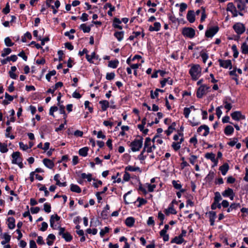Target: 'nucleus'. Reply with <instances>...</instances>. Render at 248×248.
<instances>
[{
    "label": "nucleus",
    "instance_id": "nucleus-56",
    "mask_svg": "<svg viewBox=\"0 0 248 248\" xmlns=\"http://www.w3.org/2000/svg\"><path fill=\"white\" fill-rule=\"evenodd\" d=\"M209 220L212 221L215 220L216 217V213L214 211H210L209 212Z\"/></svg>",
    "mask_w": 248,
    "mask_h": 248
},
{
    "label": "nucleus",
    "instance_id": "nucleus-19",
    "mask_svg": "<svg viewBox=\"0 0 248 248\" xmlns=\"http://www.w3.org/2000/svg\"><path fill=\"white\" fill-rule=\"evenodd\" d=\"M8 227L10 229H13L15 227V219L13 217L7 218Z\"/></svg>",
    "mask_w": 248,
    "mask_h": 248
},
{
    "label": "nucleus",
    "instance_id": "nucleus-11",
    "mask_svg": "<svg viewBox=\"0 0 248 248\" xmlns=\"http://www.w3.org/2000/svg\"><path fill=\"white\" fill-rule=\"evenodd\" d=\"M202 130H204V132L202 133V135L203 136L206 137L209 133V128L206 125H202L200 126L197 129V132L199 133H201L202 132Z\"/></svg>",
    "mask_w": 248,
    "mask_h": 248
},
{
    "label": "nucleus",
    "instance_id": "nucleus-42",
    "mask_svg": "<svg viewBox=\"0 0 248 248\" xmlns=\"http://www.w3.org/2000/svg\"><path fill=\"white\" fill-rule=\"evenodd\" d=\"M153 143H156L158 144H162L163 142V140L158 136H155L152 140Z\"/></svg>",
    "mask_w": 248,
    "mask_h": 248
},
{
    "label": "nucleus",
    "instance_id": "nucleus-15",
    "mask_svg": "<svg viewBox=\"0 0 248 248\" xmlns=\"http://www.w3.org/2000/svg\"><path fill=\"white\" fill-rule=\"evenodd\" d=\"M86 58L87 61L91 63H93V60H98V56L96 55L94 52L92 53L91 55L86 54Z\"/></svg>",
    "mask_w": 248,
    "mask_h": 248
},
{
    "label": "nucleus",
    "instance_id": "nucleus-7",
    "mask_svg": "<svg viewBox=\"0 0 248 248\" xmlns=\"http://www.w3.org/2000/svg\"><path fill=\"white\" fill-rule=\"evenodd\" d=\"M182 33L187 37L192 38L195 35V31L191 28H185L183 30Z\"/></svg>",
    "mask_w": 248,
    "mask_h": 248
},
{
    "label": "nucleus",
    "instance_id": "nucleus-50",
    "mask_svg": "<svg viewBox=\"0 0 248 248\" xmlns=\"http://www.w3.org/2000/svg\"><path fill=\"white\" fill-rule=\"evenodd\" d=\"M56 74V71L55 70H52L50 71L48 74L46 75V79L49 81L50 80V78L51 76L55 75Z\"/></svg>",
    "mask_w": 248,
    "mask_h": 248
},
{
    "label": "nucleus",
    "instance_id": "nucleus-9",
    "mask_svg": "<svg viewBox=\"0 0 248 248\" xmlns=\"http://www.w3.org/2000/svg\"><path fill=\"white\" fill-rule=\"evenodd\" d=\"M218 62L220 67L224 68H229L230 69L232 68V61L230 60H222L219 59Z\"/></svg>",
    "mask_w": 248,
    "mask_h": 248
},
{
    "label": "nucleus",
    "instance_id": "nucleus-39",
    "mask_svg": "<svg viewBox=\"0 0 248 248\" xmlns=\"http://www.w3.org/2000/svg\"><path fill=\"white\" fill-rule=\"evenodd\" d=\"M172 184L175 189L179 190L183 189L182 188V186L179 183V181L173 180L172 181Z\"/></svg>",
    "mask_w": 248,
    "mask_h": 248
},
{
    "label": "nucleus",
    "instance_id": "nucleus-48",
    "mask_svg": "<svg viewBox=\"0 0 248 248\" xmlns=\"http://www.w3.org/2000/svg\"><path fill=\"white\" fill-rule=\"evenodd\" d=\"M82 178L87 179L88 181L90 182L92 180V175L91 174H86L85 173H82L81 175Z\"/></svg>",
    "mask_w": 248,
    "mask_h": 248
},
{
    "label": "nucleus",
    "instance_id": "nucleus-54",
    "mask_svg": "<svg viewBox=\"0 0 248 248\" xmlns=\"http://www.w3.org/2000/svg\"><path fill=\"white\" fill-rule=\"evenodd\" d=\"M146 185L148 188V191L150 192L154 191L155 188L156 187V185L155 184L151 185L150 184L147 183Z\"/></svg>",
    "mask_w": 248,
    "mask_h": 248
},
{
    "label": "nucleus",
    "instance_id": "nucleus-52",
    "mask_svg": "<svg viewBox=\"0 0 248 248\" xmlns=\"http://www.w3.org/2000/svg\"><path fill=\"white\" fill-rule=\"evenodd\" d=\"M224 108L227 110V112H228L232 108V105L231 103H228L226 100L223 101Z\"/></svg>",
    "mask_w": 248,
    "mask_h": 248
},
{
    "label": "nucleus",
    "instance_id": "nucleus-49",
    "mask_svg": "<svg viewBox=\"0 0 248 248\" xmlns=\"http://www.w3.org/2000/svg\"><path fill=\"white\" fill-rule=\"evenodd\" d=\"M11 49L9 48H5L1 54V57H4L11 52Z\"/></svg>",
    "mask_w": 248,
    "mask_h": 248
},
{
    "label": "nucleus",
    "instance_id": "nucleus-18",
    "mask_svg": "<svg viewBox=\"0 0 248 248\" xmlns=\"http://www.w3.org/2000/svg\"><path fill=\"white\" fill-rule=\"evenodd\" d=\"M161 28V24L159 22H156L154 23V26H150L149 30L150 31H157L160 30Z\"/></svg>",
    "mask_w": 248,
    "mask_h": 248
},
{
    "label": "nucleus",
    "instance_id": "nucleus-32",
    "mask_svg": "<svg viewBox=\"0 0 248 248\" xmlns=\"http://www.w3.org/2000/svg\"><path fill=\"white\" fill-rule=\"evenodd\" d=\"M89 148L87 147H85L79 149L78 151L79 155L82 156H86L88 155Z\"/></svg>",
    "mask_w": 248,
    "mask_h": 248
},
{
    "label": "nucleus",
    "instance_id": "nucleus-40",
    "mask_svg": "<svg viewBox=\"0 0 248 248\" xmlns=\"http://www.w3.org/2000/svg\"><path fill=\"white\" fill-rule=\"evenodd\" d=\"M80 29L83 31L84 32L88 33L91 31V28L89 26H86L85 24H82L80 26Z\"/></svg>",
    "mask_w": 248,
    "mask_h": 248
},
{
    "label": "nucleus",
    "instance_id": "nucleus-22",
    "mask_svg": "<svg viewBox=\"0 0 248 248\" xmlns=\"http://www.w3.org/2000/svg\"><path fill=\"white\" fill-rule=\"evenodd\" d=\"M184 140L183 138L182 137L179 141L173 142L172 143V147L175 151H178L181 147V144Z\"/></svg>",
    "mask_w": 248,
    "mask_h": 248
},
{
    "label": "nucleus",
    "instance_id": "nucleus-64",
    "mask_svg": "<svg viewBox=\"0 0 248 248\" xmlns=\"http://www.w3.org/2000/svg\"><path fill=\"white\" fill-rule=\"evenodd\" d=\"M41 227L40 229V230L42 232H44L46 230L47 227H48V224L46 222H43L41 224Z\"/></svg>",
    "mask_w": 248,
    "mask_h": 248
},
{
    "label": "nucleus",
    "instance_id": "nucleus-5",
    "mask_svg": "<svg viewBox=\"0 0 248 248\" xmlns=\"http://www.w3.org/2000/svg\"><path fill=\"white\" fill-rule=\"evenodd\" d=\"M60 219V217L57 214L51 216L50 218V226L53 229L56 230L57 228L59 229L60 227L58 226V225Z\"/></svg>",
    "mask_w": 248,
    "mask_h": 248
},
{
    "label": "nucleus",
    "instance_id": "nucleus-30",
    "mask_svg": "<svg viewBox=\"0 0 248 248\" xmlns=\"http://www.w3.org/2000/svg\"><path fill=\"white\" fill-rule=\"evenodd\" d=\"M114 36L119 42L121 41L124 38V32L123 31H116L114 34Z\"/></svg>",
    "mask_w": 248,
    "mask_h": 248
},
{
    "label": "nucleus",
    "instance_id": "nucleus-58",
    "mask_svg": "<svg viewBox=\"0 0 248 248\" xmlns=\"http://www.w3.org/2000/svg\"><path fill=\"white\" fill-rule=\"evenodd\" d=\"M236 72V68H235L233 70L230 71L229 74L230 76L234 77L233 78H232L233 79L237 80V76Z\"/></svg>",
    "mask_w": 248,
    "mask_h": 248
},
{
    "label": "nucleus",
    "instance_id": "nucleus-44",
    "mask_svg": "<svg viewBox=\"0 0 248 248\" xmlns=\"http://www.w3.org/2000/svg\"><path fill=\"white\" fill-rule=\"evenodd\" d=\"M140 34H141L140 31H134L132 33V35H130L129 37V40H131V41L133 40L134 39V38L137 37Z\"/></svg>",
    "mask_w": 248,
    "mask_h": 248
},
{
    "label": "nucleus",
    "instance_id": "nucleus-55",
    "mask_svg": "<svg viewBox=\"0 0 248 248\" xmlns=\"http://www.w3.org/2000/svg\"><path fill=\"white\" fill-rule=\"evenodd\" d=\"M237 8L240 11H242L245 9V4L242 1H238L237 2Z\"/></svg>",
    "mask_w": 248,
    "mask_h": 248
},
{
    "label": "nucleus",
    "instance_id": "nucleus-8",
    "mask_svg": "<svg viewBox=\"0 0 248 248\" xmlns=\"http://www.w3.org/2000/svg\"><path fill=\"white\" fill-rule=\"evenodd\" d=\"M218 29L217 26L209 28L205 32V36L208 38L213 37L217 32Z\"/></svg>",
    "mask_w": 248,
    "mask_h": 248
},
{
    "label": "nucleus",
    "instance_id": "nucleus-53",
    "mask_svg": "<svg viewBox=\"0 0 248 248\" xmlns=\"http://www.w3.org/2000/svg\"><path fill=\"white\" fill-rule=\"evenodd\" d=\"M109 230V228L108 227H105L103 229L101 230L100 232V235L101 237H103L104 235L108 233Z\"/></svg>",
    "mask_w": 248,
    "mask_h": 248
},
{
    "label": "nucleus",
    "instance_id": "nucleus-21",
    "mask_svg": "<svg viewBox=\"0 0 248 248\" xmlns=\"http://www.w3.org/2000/svg\"><path fill=\"white\" fill-rule=\"evenodd\" d=\"M99 104L101 105V109L103 111H106L109 106V102L107 100L100 101Z\"/></svg>",
    "mask_w": 248,
    "mask_h": 248
},
{
    "label": "nucleus",
    "instance_id": "nucleus-4",
    "mask_svg": "<svg viewBox=\"0 0 248 248\" xmlns=\"http://www.w3.org/2000/svg\"><path fill=\"white\" fill-rule=\"evenodd\" d=\"M210 88V86L206 85H201L197 91V97L199 98H202L204 95L206 94L208 92Z\"/></svg>",
    "mask_w": 248,
    "mask_h": 248
},
{
    "label": "nucleus",
    "instance_id": "nucleus-43",
    "mask_svg": "<svg viewBox=\"0 0 248 248\" xmlns=\"http://www.w3.org/2000/svg\"><path fill=\"white\" fill-rule=\"evenodd\" d=\"M119 62L118 61H110L108 62V66L112 68L117 67Z\"/></svg>",
    "mask_w": 248,
    "mask_h": 248
},
{
    "label": "nucleus",
    "instance_id": "nucleus-45",
    "mask_svg": "<svg viewBox=\"0 0 248 248\" xmlns=\"http://www.w3.org/2000/svg\"><path fill=\"white\" fill-rule=\"evenodd\" d=\"M4 43L6 46H12L14 45V43L12 42L11 39L9 37H6L4 39Z\"/></svg>",
    "mask_w": 248,
    "mask_h": 248
},
{
    "label": "nucleus",
    "instance_id": "nucleus-17",
    "mask_svg": "<svg viewBox=\"0 0 248 248\" xmlns=\"http://www.w3.org/2000/svg\"><path fill=\"white\" fill-rule=\"evenodd\" d=\"M186 18L190 23H193L195 21V14L193 11H189L187 14Z\"/></svg>",
    "mask_w": 248,
    "mask_h": 248
},
{
    "label": "nucleus",
    "instance_id": "nucleus-59",
    "mask_svg": "<svg viewBox=\"0 0 248 248\" xmlns=\"http://www.w3.org/2000/svg\"><path fill=\"white\" fill-rule=\"evenodd\" d=\"M44 209L46 212L48 213L51 211V206L48 203H45L44 205Z\"/></svg>",
    "mask_w": 248,
    "mask_h": 248
},
{
    "label": "nucleus",
    "instance_id": "nucleus-57",
    "mask_svg": "<svg viewBox=\"0 0 248 248\" xmlns=\"http://www.w3.org/2000/svg\"><path fill=\"white\" fill-rule=\"evenodd\" d=\"M238 141L237 138H234L230 139V142L228 143V144L232 147L234 146Z\"/></svg>",
    "mask_w": 248,
    "mask_h": 248
},
{
    "label": "nucleus",
    "instance_id": "nucleus-10",
    "mask_svg": "<svg viewBox=\"0 0 248 248\" xmlns=\"http://www.w3.org/2000/svg\"><path fill=\"white\" fill-rule=\"evenodd\" d=\"M232 118L235 121H239L241 119H245V116L243 115L240 111H236L231 114Z\"/></svg>",
    "mask_w": 248,
    "mask_h": 248
},
{
    "label": "nucleus",
    "instance_id": "nucleus-35",
    "mask_svg": "<svg viewBox=\"0 0 248 248\" xmlns=\"http://www.w3.org/2000/svg\"><path fill=\"white\" fill-rule=\"evenodd\" d=\"M70 189L72 192L78 193H80L81 191V188L78 185L75 184L70 185Z\"/></svg>",
    "mask_w": 248,
    "mask_h": 248
},
{
    "label": "nucleus",
    "instance_id": "nucleus-38",
    "mask_svg": "<svg viewBox=\"0 0 248 248\" xmlns=\"http://www.w3.org/2000/svg\"><path fill=\"white\" fill-rule=\"evenodd\" d=\"M241 49L243 54H248V45L246 43L242 44Z\"/></svg>",
    "mask_w": 248,
    "mask_h": 248
},
{
    "label": "nucleus",
    "instance_id": "nucleus-13",
    "mask_svg": "<svg viewBox=\"0 0 248 248\" xmlns=\"http://www.w3.org/2000/svg\"><path fill=\"white\" fill-rule=\"evenodd\" d=\"M20 155V153L19 152H16L13 153L12 155V157L13 158L12 162L13 164H16L22 160Z\"/></svg>",
    "mask_w": 248,
    "mask_h": 248
},
{
    "label": "nucleus",
    "instance_id": "nucleus-20",
    "mask_svg": "<svg viewBox=\"0 0 248 248\" xmlns=\"http://www.w3.org/2000/svg\"><path fill=\"white\" fill-rule=\"evenodd\" d=\"M205 157L207 159H210L212 162L215 163L216 165L217 164V161L215 158V155L212 153H206L205 155Z\"/></svg>",
    "mask_w": 248,
    "mask_h": 248
},
{
    "label": "nucleus",
    "instance_id": "nucleus-2",
    "mask_svg": "<svg viewBox=\"0 0 248 248\" xmlns=\"http://www.w3.org/2000/svg\"><path fill=\"white\" fill-rule=\"evenodd\" d=\"M142 145L143 139L142 138L135 139L130 144L131 150L134 152L140 151Z\"/></svg>",
    "mask_w": 248,
    "mask_h": 248
},
{
    "label": "nucleus",
    "instance_id": "nucleus-41",
    "mask_svg": "<svg viewBox=\"0 0 248 248\" xmlns=\"http://www.w3.org/2000/svg\"><path fill=\"white\" fill-rule=\"evenodd\" d=\"M8 149L7 148V145L5 143H2L0 142V151L2 153H5L7 152Z\"/></svg>",
    "mask_w": 248,
    "mask_h": 248
},
{
    "label": "nucleus",
    "instance_id": "nucleus-31",
    "mask_svg": "<svg viewBox=\"0 0 248 248\" xmlns=\"http://www.w3.org/2000/svg\"><path fill=\"white\" fill-rule=\"evenodd\" d=\"M184 241L183 238L181 237L179 235L178 236L175 237L171 241L172 243H176L177 244H181Z\"/></svg>",
    "mask_w": 248,
    "mask_h": 248
},
{
    "label": "nucleus",
    "instance_id": "nucleus-1",
    "mask_svg": "<svg viewBox=\"0 0 248 248\" xmlns=\"http://www.w3.org/2000/svg\"><path fill=\"white\" fill-rule=\"evenodd\" d=\"M201 68L199 64H194L192 65L189 73L192 79L196 80L201 76Z\"/></svg>",
    "mask_w": 248,
    "mask_h": 248
},
{
    "label": "nucleus",
    "instance_id": "nucleus-6",
    "mask_svg": "<svg viewBox=\"0 0 248 248\" xmlns=\"http://www.w3.org/2000/svg\"><path fill=\"white\" fill-rule=\"evenodd\" d=\"M59 234L61 235L66 242H70L72 239V235L68 232H65V228H59Z\"/></svg>",
    "mask_w": 248,
    "mask_h": 248
},
{
    "label": "nucleus",
    "instance_id": "nucleus-3",
    "mask_svg": "<svg viewBox=\"0 0 248 248\" xmlns=\"http://www.w3.org/2000/svg\"><path fill=\"white\" fill-rule=\"evenodd\" d=\"M235 32L239 36L243 34L246 31V27L245 25L241 22H236L232 26Z\"/></svg>",
    "mask_w": 248,
    "mask_h": 248
},
{
    "label": "nucleus",
    "instance_id": "nucleus-62",
    "mask_svg": "<svg viewBox=\"0 0 248 248\" xmlns=\"http://www.w3.org/2000/svg\"><path fill=\"white\" fill-rule=\"evenodd\" d=\"M236 7L232 2H230L227 5V10L231 12V11H232Z\"/></svg>",
    "mask_w": 248,
    "mask_h": 248
},
{
    "label": "nucleus",
    "instance_id": "nucleus-27",
    "mask_svg": "<svg viewBox=\"0 0 248 248\" xmlns=\"http://www.w3.org/2000/svg\"><path fill=\"white\" fill-rule=\"evenodd\" d=\"M234 132V128L231 125H227L224 129V133L227 136L231 135Z\"/></svg>",
    "mask_w": 248,
    "mask_h": 248
},
{
    "label": "nucleus",
    "instance_id": "nucleus-16",
    "mask_svg": "<svg viewBox=\"0 0 248 248\" xmlns=\"http://www.w3.org/2000/svg\"><path fill=\"white\" fill-rule=\"evenodd\" d=\"M43 162L45 166L50 169H52L54 166V162L49 159L45 158L43 159Z\"/></svg>",
    "mask_w": 248,
    "mask_h": 248
},
{
    "label": "nucleus",
    "instance_id": "nucleus-60",
    "mask_svg": "<svg viewBox=\"0 0 248 248\" xmlns=\"http://www.w3.org/2000/svg\"><path fill=\"white\" fill-rule=\"evenodd\" d=\"M191 112L190 108H185L184 109V115L186 118L189 117V115Z\"/></svg>",
    "mask_w": 248,
    "mask_h": 248
},
{
    "label": "nucleus",
    "instance_id": "nucleus-25",
    "mask_svg": "<svg viewBox=\"0 0 248 248\" xmlns=\"http://www.w3.org/2000/svg\"><path fill=\"white\" fill-rule=\"evenodd\" d=\"M55 239L56 237L53 234H49L46 238L47 244L48 246H51Z\"/></svg>",
    "mask_w": 248,
    "mask_h": 248
},
{
    "label": "nucleus",
    "instance_id": "nucleus-51",
    "mask_svg": "<svg viewBox=\"0 0 248 248\" xmlns=\"http://www.w3.org/2000/svg\"><path fill=\"white\" fill-rule=\"evenodd\" d=\"M140 168L139 167H135L131 166H127L125 169V171H136L138 170H139Z\"/></svg>",
    "mask_w": 248,
    "mask_h": 248
},
{
    "label": "nucleus",
    "instance_id": "nucleus-28",
    "mask_svg": "<svg viewBox=\"0 0 248 248\" xmlns=\"http://www.w3.org/2000/svg\"><path fill=\"white\" fill-rule=\"evenodd\" d=\"M121 22L122 21L119 19L117 18H115L113 20V22L112 24L113 27L115 28H117L119 30H122L123 28L120 25V24L121 23Z\"/></svg>",
    "mask_w": 248,
    "mask_h": 248
},
{
    "label": "nucleus",
    "instance_id": "nucleus-63",
    "mask_svg": "<svg viewBox=\"0 0 248 248\" xmlns=\"http://www.w3.org/2000/svg\"><path fill=\"white\" fill-rule=\"evenodd\" d=\"M222 108V106H219L216 108V115H217V117L219 118L221 116V115L222 114V112L221 110V108Z\"/></svg>",
    "mask_w": 248,
    "mask_h": 248
},
{
    "label": "nucleus",
    "instance_id": "nucleus-29",
    "mask_svg": "<svg viewBox=\"0 0 248 248\" xmlns=\"http://www.w3.org/2000/svg\"><path fill=\"white\" fill-rule=\"evenodd\" d=\"M229 170V165L228 164H224L219 168V170L221 171L223 175H225Z\"/></svg>",
    "mask_w": 248,
    "mask_h": 248
},
{
    "label": "nucleus",
    "instance_id": "nucleus-26",
    "mask_svg": "<svg viewBox=\"0 0 248 248\" xmlns=\"http://www.w3.org/2000/svg\"><path fill=\"white\" fill-rule=\"evenodd\" d=\"M135 219L133 217H127L125 221L126 225L129 227H131L134 225L135 223Z\"/></svg>",
    "mask_w": 248,
    "mask_h": 248
},
{
    "label": "nucleus",
    "instance_id": "nucleus-61",
    "mask_svg": "<svg viewBox=\"0 0 248 248\" xmlns=\"http://www.w3.org/2000/svg\"><path fill=\"white\" fill-rule=\"evenodd\" d=\"M158 92L159 89H156L154 93H153V91H151V97L152 99H155V97H157L158 96Z\"/></svg>",
    "mask_w": 248,
    "mask_h": 248
},
{
    "label": "nucleus",
    "instance_id": "nucleus-23",
    "mask_svg": "<svg viewBox=\"0 0 248 248\" xmlns=\"http://www.w3.org/2000/svg\"><path fill=\"white\" fill-rule=\"evenodd\" d=\"M60 175L59 174H56L54 177V180L56 182V185L60 186H66V182L61 183L60 181Z\"/></svg>",
    "mask_w": 248,
    "mask_h": 248
},
{
    "label": "nucleus",
    "instance_id": "nucleus-34",
    "mask_svg": "<svg viewBox=\"0 0 248 248\" xmlns=\"http://www.w3.org/2000/svg\"><path fill=\"white\" fill-rule=\"evenodd\" d=\"M5 97L6 100H4L3 101V104L4 105L8 104L10 103V102L12 101L14 99L13 96L9 95L7 93H6L5 94Z\"/></svg>",
    "mask_w": 248,
    "mask_h": 248
},
{
    "label": "nucleus",
    "instance_id": "nucleus-12",
    "mask_svg": "<svg viewBox=\"0 0 248 248\" xmlns=\"http://www.w3.org/2000/svg\"><path fill=\"white\" fill-rule=\"evenodd\" d=\"M215 195L214 202L211 205V208L213 210L216 209V204L218 203L222 200V198L219 192H216Z\"/></svg>",
    "mask_w": 248,
    "mask_h": 248
},
{
    "label": "nucleus",
    "instance_id": "nucleus-33",
    "mask_svg": "<svg viewBox=\"0 0 248 248\" xmlns=\"http://www.w3.org/2000/svg\"><path fill=\"white\" fill-rule=\"evenodd\" d=\"M151 142V139L150 138H146L144 142V148L142 151L141 152V154H144L145 152H147L148 146H149V144Z\"/></svg>",
    "mask_w": 248,
    "mask_h": 248
},
{
    "label": "nucleus",
    "instance_id": "nucleus-14",
    "mask_svg": "<svg viewBox=\"0 0 248 248\" xmlns=\"http://www.w3.org/2000/svg\"><path fill=\"white\" fill-rule=\"evenodd\" d=\"M1 238L3 239L1 242V244L2 245H5L6 243L10 242L11 240V236L7 233H4L1 234Z\"/></svg>",
    "mask_w": 248,
    "mask_h": 248
},
{
    "label": "nucleus",
    "instance_id": "nucleus-36",
    "mask_svg": "<svg viewBox=\"0 0 248 248\" xmlns=\"http://www.w3.org/2000/svg\"><path fill=\"white\" fill-rule=\"evenodd\" d=\"M233 193V191L232 189L228 188L222 192V195L224 197H228L229 196H231V195H232Z\"/></svg>",
    "mask_w": 248,
    "mask_h": 248
},
{
    "label": "nucleus",
    "instance_id": "nucleus-24",
    "mask_svg": "<svg viewBox=\"0 0 248 248\" xmlns=\"http://www.w3.org/2000/svg\"><path fill=\"white\" fill-rule=\"evenodd\" d=\"M110 209V207L107 204L106 206L104 207L103 210L101 213V216L104 218H106L109 214V210Z\"/></svg>",
    "mask_w": 248,
    "mask_h": 248
},
{
    "label": "nucleus",
    "instance_id": "nucleus-47",
    "mask_svg": "<svg viewBox=\"0 0 248 248\" xmlns=\"http://www.w3.org/2000/svg\"><path fill=\"white\" fill-rule=\"evenodd\" d=\"M232 49L233 52V57L235 58H236L238 57V51L237 50V46L236 45H233L232 46Z\"/></svg>",
    "mask_w": 248,
    "mask_h": 248
},
{
    "label": "nucleus",
    "instance_id": "nucleus-46",
    "mask_svg": "<svg viewBox=\"0 0 248 248\" xmlns=\"http://www.w3.org/2000/svg\"><path fill=\"white\" fill-rule=\"evenodd\" d=\"M27 38L29 39H31V34L29 32H27L25 33L24 35L22 37V41L23 42H26L27 41Z\"/></svg>",
    "mask_w": 248,
    "mask_h": 248
},
{
    "label": "nucleus",
    "instance_id": "nucleus-37",
    "mask_svg": "<svg viewBox=\"0 0 248 248\" xmlns=\"http://www.w3.org/2000/svg\"><path fill=\"white\" fill-rule=\"evenodd\" d=\"M16 66H12L11 68V70L9 71V75L10 77L13 79H16V75L15 73V72L16 71Z\"/></svg>",
    "mask_w": 248,
    "mask_h": 248
}]
</instances>
